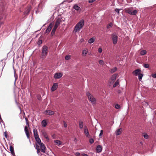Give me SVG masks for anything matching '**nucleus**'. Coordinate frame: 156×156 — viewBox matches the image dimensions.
<instances>
[{
  "mask_svg": "<svg viewBox=\"0 0 156 156\" xmlns=\"http://www.w3.org/2000/svg\"><path fill=\"white\" fill-rule=\"evenodd\" d=\"M1 19L0 18V27H1L2 25L3 24V22L1 21Z\"/></svg>",
  "mask_w": 156,
  "mask_h": 156,
  "instance_id": "nucleus-55",
  "label": "nucleus"
},
{
  "mask_svg": "<svg viewBox=\"0 0 156 156\" xmlns=\"http://www.w3.org/2000/svg\"><path fill=\"white\" fill-rule=\"evenodd\" d=\"M42 43V41L41 40H39L37 42V44L40 45Z\"/></svg>",
  "mask_w": 156,
  "mask_h": 156,
  "instance_id": "nucleus-40",
  "label": "nucleus"
},
{
  "mask_svg": "<svg viewBox=\"0 0 156 156\" xmlns=\"http://www.w3.org/2000/svg\"><path fill=\"white\" fill-rule=\"evenodd\" d=\"M33 133L34 135V137L39 136L38 135L37 133V131L36 129H34Z\"/></svg>",
  "mask_w": 156,
  "mask_h": 156,
  "instance_id": "nucleus-17",
  "label": "nucleus"
},
{
  "mask_svg": "<svg viewBox=\"0 0 156 156\" xmlns=\"http://www.w3.org/2000/svg\"><path fill=\"white\" fill-rule=\"evenodd\" d=\"M37 153H39V152H40V149H37Z\"/></svg>",
  "mask_w": 156,
  "mask_h": 156,
  "instance_id": "nucleus-57",
  "label": "nucleus"
},
{
  "mask_svg": "<svg viewBox=\"0 0 156 156\" xmlns=\"http://www.w3.org/2000/svg\"><path fill=\"white\" fill-rule=\"evenodd\" d=\"M103 134V130H101L100 131V133L99 135V137H100V136H101Z\"/></svg>",
  "mask_w": 156,
  "mask_h": 156,
  "instance_id": "nucleus-45",
  "label": "nucleus"
},
{
  "mask_svg": "<svg viewBox=\"0 0 156 156\" xmlns=\"http://www.w3.org/2000/svg\"><path fill=\"white\" fill-rule=\"evenodd\" d=\"M125 12L130 15H135L137 13V11L136 10H134L133 11L132 10L129 9H126Z\"/></svg>",
  "mask_w": 156,
  "mask_h": 156,
  "instance_id": "nucleus-5",
  "label": "nucleus"
},
{
  "mask_svg": "<svg viewBox=\"0 0 156 156\" xmlns=\"http://www.w3.org/2000/svg\"><path fill=\"white\" fill-rule=\"evenodd\" d=\"M61 22V19L60 18H58L56 20L55 26L58 27L60 25V24Z\"/></svg>",
  "mask_w": 156,
  "mask_h": 156,
  "instance_id": "nucleus-11",
  "label": "nucleus"
},
{
  "mask_svg": "<svg viewBox=\"0 0 156 156\" xmlns=\"http://www.w3.org/2000/svg\"><path fill=\"white\" fill-rule=\"evenodd\" d=\"M102 148L101 146L98 145L96 147V151L98 153L101 152L102 150Z\"/></svg>",
  "mask_w": 156,
  "mask_h": 156,
  "instance_id": "nucleus-13",
  "label": "nucleus"
},
{
  "mask_svg": "<svg viewBox=\"0 0 156 156\" xmlns=\"http://www.w3.org/2000/svg\"><path fill=\"white\" fill-rule=\"evenodd\" d=\"M117 70V68L116 67H114V68L112 69L109 70L110 72L112 73H114Z\"/></svg>",
  "mask_w": 156,
  "mask_h": 156,
  "instance_id": "nucleus-19",
  "label": "nucleus"
},
{
  "mask_svg": "<svg viewBox=\"0 0 156 156\" xmlns=\"http://www.w3.org/2000/svg\"><path fill=\"white\" fill-rule=\"evenodd\" d=\"M141 71V70L139 69H138L135 70L133 72V73L134 74L135 76H136L138 75L139 73H140V72Z\"/></svg>",
  "mask_w": 156,
  "mask_h": 156,
  "instance_id": "nucleus-14",
  "label": "nucleus"
},
{
  "mask_svg": "<svg viewBox=\"0 0 156 156\" xmlns=\"http://www.w3.org/2000/svg\"><path fill=\"white\" fill-rule=\"evenodd\" d=\"M42 134L44 138H45L48 141L49 140V138H48V136L47 133L45 132H43L42 133Z\"/></svg>",
  "mask_w": 156,
  "mask_h": 156,
  "instance_id": "nucleus-23",
  "label": "nucleus"
},
{
  "mask_svg": "<svg viewBox=\"0 0 156 156\" xmlns=\"http://www.w3.org/2000/svg\"><path fill=\"white\" fill-rule=\"evenodd\" d=\"M80 154V153L78 152H77L75 154V155L76 156H79Z\"/></svg>",
  "mask_w": 156,
  "mask_h": 156,
  "instance_id": "nucleus-54",
  "label": "nucleus"
},
{
  "mask_svg": "<svg viewBox=\"0 0 156 156\" xmlns=\"http://www.w3.org/2000/svg\"><path fill=\"white\" fill-rule=\"evenodd\" d=\"M76 138H75L74 139V141H76Z\"/></svg>",
  "mask_w": 156,
  "mask_h": 156,
  "instance_id": "nucleus-62",
  "label": "nucleus"
},
{
  "mask_svg": "<svg viewBox=\"0 0 156 156\" xmlns=\"http://www.w3.org/2000/svg\"><path fill=\"white\" fill-rule=\"evenodd\" d=\"M102 51V49L101 48H99L98 49V51L100 53H101Z\"/></svg>",
  "mask_w": 156,
  "mask_h": 156,
  "instance_id": "nucleus-43",
  "label": "nucleus"
},
{
  "mask_svg": "<svg viewBox=\"0 0 156 156\" xmlns=\"http://www.w3.org/2000/svg\"><path fill=\"white\" fill-rule=\"evenodd\" d=\"M95 41V38L94 37H92L89 39L88 40V43L91 44Z\"/></svg>",
  "mask_w": 156,
  "mask_h": 156,
  "instance_id": "nucleus-25",
  "label": "nucleus"
},
{
  "mask_svg": "<svg viewBox=\"0 0 156 156\" xmlns=\"http://www.w3.org/2000/svg\"><path fill=\"white\" fill-rule=\"evenodd\" d=\"M81 42H82L83 41V39L81 40Z\"/></svg>",
  "mask_w": 156,
  "mask_h": 156,
  "instance_id": "nucleus-61",
  "label": "nucleus"
},
{
  "mask_svg": "<svg viewBox=\"0 0 156 156\" xmlns=\"http://www.w3.org/2000/svg\"><path fill=\"white\" fill-rule=\"evenodd\" d=\"M121 91L120 90H119L118 91V93H121Z\"/></svg>",
  "mask_w": 156,
  "mask_h": 156,
  "instance_id": "nucleus-59",
  "label": "nucleus"
},
{
  "mask_svg": "<svg viewBox=\"0 0 156 156\" xmlns=\"http://www.w3.org/2000/svg\"><path fill=\"white\" fill-rule=\"evenodd\" d=\"M30 12V10L29 9H27V12H25V14L26 15H27L29 14Z\"/></svg>",
  "mask_w": 156,
  "mask_h": 156,
  "instance_id": "nucleus-47",
  "label": "nucleus"
},
{
  "mask_svg": "<svg viewBox=\"0 0 156 156\" xmlns=\"http://www.w3.org/2000/svg\"><path fill=\"white\" fill-rule=\"evenodd\" d=\"M144 136L146 139H147L148 138V135L147 134H144Z\"/></svg>",
  "mask_w": 156,
  "mask_h": 156,
  "instance_id": "nucleus-53",
  "label": "nucleus"
},
{
  "mask_svg": "<svg viewBox=\"0 0 156 156\" xmlns=\"http://www.w3.org/2000/svg\"><path fill=\"white\" fill-rule=\"evenodd\" d=\"M99 63L101 65H103L104 64V61L101 60H100L99 61Z\"/></svg>",
  "mask_w": 156,
  "mask_h": 156,
  "instance_id": "nucleus-37",
  "label": "nucleus"
},
{
  "mask_svg": "<svg viewBox=\"0 0 156 156\" xmlns=\"http://www.w3.org/2000/svg\"><path fill=\"white\" fill-rule=\"evenodd\" d=\"M88 52V50L87 49L85 48L83 51L82 55L83 56H85Z\"/></svg>",
  "mask_w": 156,
  "mask_h": 156,
  "instance_id": "nucleus-16",
  "label": "nucleus"
},
{
  "mask_svg": "<svg viewBox=\"0 0 156 156\" xmlns=\"http://www.w3.org/2000/svg\"><path fill=\"white\" fill-rule=\"evenodd\" d=\"M58 27L57 26H54L52 30L55 31H56L57 28Z\"/></svg>",
  "mask_w": 156,
  "mask_h": 156,
  "instance_id": "nucleus-51",
  "label": "nucleus"
},
{
  "mask_svg": "<svg viewBox=\"0 0 156 156\" xmlns=\"http://www.w3.org/2000/svg\"><path fill=\"white\" fill-rule=\"evenodd\" d=\"M26 135L27 136V138L28 139H30V134H29V133H26Z\"/></svg>",
  "mask_w": 156,
  "mask_h": 156,
  "instance_id": "nucleus-44",
  "label": "nucleus"
},
{
  "mask_svg": "<svg viewBox=\"0 0 156 156\" xmlns=\"http://www.w3.org/2000/svg\"><path fill=\"white\" fill-rule=\"evenodd\" d=\"M119 80H118L113 85V87H115L117 85L119 84Z\"/></svg>",
  "mask_w": 156,
  "mask_h": 156,
  "instance_id": "nucleus-29",
  "label": "nucleus"
},
{
  "mask_svg": "<svg viewBox=\"0 0 156 156\" xmlns=\"http://www.w3.org/2000/svg\"><path fill=\"white\" fill-rule=\"evenodd\" d=\"M143 76V75L142 74L140 73H139L138 75V77L139 80L140 81L142 79V78Z\"/></svg>",
  "mask_w": 156,
  "mask_h": 156,
  "instance_id": "nucleus-28",
  "label": "nucleus"
},
{
  "mask_svg": "<svg viewBox=\"0 0 156 156\" xmlns=\"http://www.w3.org/2000/svg\"><path fill=\"white\" fill-rule=\"evenodd\" d=\"M94 140L93 139L91 138L89 139V142L90 144H92L94 143Z\"/></svg>",
  "mask_w": 156,
  "mask_h": 156,
  "instance_id": "nucleus-35",
  "label": "nucleus"
},
{
  "mask_svg": "<svg viewBox=\"0 0 156 156\" xmlns=\"http://www.w3.org/2000/svg\"><path fill=\"white\" fill-rule=\"evenodd\" d=\"M52 23H50L45 31L46 33L48 34L50 32L52 29Z\"/></svg>",
  "mask_w": 156,
  "mask_h": 156,
  "instance_id": "nucleus-8",
  "label": "nucleus"
},
{
  "mask_svg": "<svg viewBox=\"0 0 156 156\" xmlns=\"http://www.w3.org/2000/svg\"><path fill=\"white\" fill-rule=\"evenodd\" d=\"M111 37L113 41V44H115L118 41V37L115 33H113L111 34Z\"/></svg>",
  "mask_w": 156,
  "mask_h": 156,
  "instance_id": "nucleus-4",
  "label": "nucleus"
},
{
  "mask_svg": "<svg viewBox=\"0 0 156 156\" xmlns=\"http://www.w3.org/2000/svg\"><path fill=\"white\" fill-rule=\"evenodd\" d=\"M122 130V129L121 128H120L117 129L115 132V134L117 136H118L120 134L121 131Z\"/></svg>",
  "mask_w": 156,
  "mask_h": 156,
  "instance_id": "nucleus-18",
  "label": "nucleus"
},
{
  "mask_svg": "<svg viewBox=\"0 0 156 156\" xmlns=\"http://www.w3.org/2000/svg\"><path fill=\"white\" fill-rule=\"evenodd\" d=\"M24 130L25 133H29L27 126H25L24 128Z\"/></svg>",
  "mask_w": 156,
  "mask_h": 156,
  "instance_id": "nucleus-31",
  "label": "nucleus"
},
{
  "mask_svg": "<svg viewBox=\"0 0 156 156\" xmlns=\"http://www.w3.org/2000/svg\"><path fill=\"white\" fill-rule=\"evenodd\" d=\"M82 155V156H88V155L86 154H83Z\"/></svg>",
  "mask_w": 156,
  "mask_h": 156,
  "instance_id": "nucleus-58",
  "label": "nucleus"
},
{
  "mask_svg": "<svg viewBox=\"0 0 156 156\" xmlns=\"http://www.w3.org/2000/svg\"><path fill=\"white\" fill-rule=\"evenodd\" d=\"M54 142L56 143V144L57 145H59L61 144V142L59 140H54Z\"/></svg>",
  "mask_w": 156,
  "mask_h": 156,
  "instance_id": "nucleus-27",
  "label": "nucleus"
},
{
  "mask_svg": "<svg viewBox=\"0 0 156 156\" xmlns=\"http://www.w3.org/2000/svg\"><path fill=\"white\" fill-rule=\"evenodd\" d=\"M62 76V74L61 73H56L54 75V77L55 79H59Z\"/></svg>",
  "mask_w": 156,
  "mask_h": 156,
  "instance_id": "nucleus-10",
  "label": "nucleus"
},
{
  "mask_svg": "<svg viewBox=\"0 0 156 156\" xmlns=\"http://www.w3.org/2000/svg\"><path fill=\"white\" fill-rule=\"evenodd\" d=\"M55 31L52 30L51 33V36H52L53 35H54L55 34Z\"/></svg>",
  "mask_w": 156,
  "mask_h": 156,
  "instance_id": "nucleus-46",
  "label": "nucleus"
},
{
  "mask_svg": "<svg viewBox=\"0 0 156 156\" xmlns=\"http://www.w3.org/2000/svg\"><path fill=\"white\" fill-rule=\"evenodd\" d=\"M147 51L145 50H143L140 51V54L141 55H144L146 54Z\"/></svg>",
  "mask_w": 156,
  "mask_h": 156,
  "instance_id": "nucleus-30",
  "label": "nucleus"
},
{
  "mask_svg": "<svg viewBox=\"0 0 156 156\" xmlns=\"http://www.w3.org/2000/svg\"><path fill=\"white\" fill-rule=\"evenodd\" d=\"M10 151H11V152L12 155L13 156H15L14 148L12 146H10Z\"/></svg>",
  "mask_w": 156,
  "mask_h": 156,
  "instance_id": "nucleus-15",
  "label": "nucleus"
},
{
  "mask_svg": "<svg viewBox=\"0 0 156 156\" xmlns=\"http://www.w3.org/2000/svg\"><path fill=\"white\" fill-rule=\"evenodd\" d=\"M41 124L42 126L44 127L46 126L47 123V122L45 120H43L41 122Z\"/></svg>",
  "mask_w": 156,
  "mask_h": 156,
  "instance_id": "nucleus-26",
  "label": "nucleus"
},
{
  "mask_svg": "<svg viewBox=\"0 0 156 156\" xmlns=\"http://www.w3.org/2000/svg\"><path fill=\"white\" fill-rule=\"evenodd\" d=\"M73 8L76 10L78 11L80 9V8L77 4H75L73 6Z\"/></svg>",
  "mask_w": 156,
  "mask_h": 156,
  "instance_id": "nucleus-22",
  "label": "nucleus"
},
{
  "mask_svg": "<svg viewBox=\"0 0 156 156\" xmlns=\"http://www.w3.org/2000/svg\"><path fill=\"white\" fill-rule=\"evenodd\" d=\"M70 57L69 55H67L65 57V59L66 60H69V59Z\"/></svg>",
  "mask_w": 156,
  "mask_h": 156,
  "instance_id": "nucleus-42",
  "label": "nucleus"
},
{
  "mask_svg": "<svg viewBox=\"0 0 156 156\" xmlns=\"http://www.w3.org/2000/svg\"><path fill=\"white\" fill-rule=\"evenodd\" d=\"M30 12V10L29 9H27V12H25V14L26 15H27L29 14Z\"/></svg>",
  "mask_w": 156,
  "mask_h": 156,
  "instance_id": "nucleus-48",
  "label": "nucleus"
},
{
  "mask_svg": "<svg viewBox=\"0 0 156 156\" xmlns=\"http://www.w3.org/2000/svg\"><path fill=\"white\" fill-rule=\"evenodd\" d=\"M37 99L40 101L41 100L42 98L40 95H38L37 96Z\"/></svg>",
  "mask_w": 156,
  "mask_h": 156,
  "instance_id": "nucleus-39",
  "label": "nucleus"
},
{
  "mask_svg": "<svg viewBox=\"0 0 156 156\" xmlns=\"http://www.w3.org/2000/svg\"><path fill=\"white\" fill-rule=\"evenodd\" d=\"M4 136H5V137L6 138H7V137H8V135H7V133L5 131V132H4Z\"/></svg>",
  "mask_w": 156,
  "mask_h": 156,
  "instance_id": "nucleus-52",
  "label": "nucleus"
},
{
  "mask_svg": "<svg viewBox=\"0 0 156 156\" xmlns=\"http://www.w3.org/2000/svg\"><path fill=\"white\" fill-rule=\"evenodd\" d=\"M112 23H110L108 25L107 27V29H109L110 28V27H112Z\"/></svg>",
  "mask_w": 156,
  "mask_h": 156,
  "instance_id": "nucleus-32",
  "label": "nucleus"
},
{
  "mask_svg": "<svg viewBox=\"0 0 156 156\" xmlns=\"http://www.w3.org/2000/svg\"><path fill=\"white\" fill-rule=\"evenodd\" d=\"M79 126L80 129H83V122L81 121L79 122Z\"/></svg>",
  "mask_w": 156,
  "mask_h": 156,
  "instance_id": "nucleus-21",
  "label": "nucleus"
},
{
  "mask_svg": "<svg viewBox=\"0 0 156 156\" xmlns=\"http://www.w3.org/2000/svg\"><path fill=\"white\" fill-rule=\"evenodd\" d=\"M36 149H40L39 146L37 144H36Z\"/></svg>",
  "mask_w": 156,
  "mask_h": 156,
  "instance_id": "nucleus-56",
  "label": "nucleus"
},
{
  "mask_svg": "<svg viewBox=\"0 0 156 156\" xmlns=\"http://www.w3.org/2000/svg\"><path fill=\"white\" fill-rule=\"evenodd\" d=\"M64 122V127L66 128L67 127V124H66V122H65L63 121Z\"/></svg>",
  "mask_w": 156,
  "mask_h": 156,
  "instance_id": "nucleus-50",
  "label": "nucleus"
},
{
  "mask_svg": "<svg viewBox=\"0 0 156 156\" xmlns=\"http://www.w3.org/2000/svg\"><path fill=\"white\" fill-rule=\"evenodd\" d=\"M25 119L26 120V124L27 126H29V121L27 117H25Z\"/></svg>",
  "mask_w": 156,
  "mask_h": 156,
  "instance_id": "nucleus-33",
  "label": "nucleus"
},
{
  "mask_svg": "<svg viewBox=\"0 0 156 156\" xmlns=\"http://www.w3.org/2000/svg\"><path fill=\"white\" fill-rule=\"evenodd\" d=\"M83 130L84 133L85 134L86 136L89 137L90 136V134L86 126H84Z\"/></svg>",
  "mask_w": 156,
  "mask_h": 156,
  "instance_id": "nucleus-7",
  "label": "nucleus"
},
{
  "mask_svg": "<svg viewBox=\"0 0 156 156\" xmlns=\"http://www.w3.org/2000/svg\"><path fill=\"white\" fill-rule=\"evenodd\" d=\"M84 24V21L83 20H81L75 26L74 30V32H76L79 31L80 29H82Z\"/></svg>",
  "mask_w": 156,
  "mask_h": 156,
  "instance_id": "nucleus-1",
  "label": "nucleus"
},
{
  "mask_svg": "<svg viewBox=\"0 0 156 156\" xmlns=\"http://www.w3.org/2000/svg\"><path fill=\"white\" fill-rule=\"evenodd\" d=\"M58 86V84L57 83H54L52 85L51 88L52 91H53L57 89Z\"/></svg>",
  "mask_w": 156,
  "mask_h": 156,
  "instance_id": "nucleus-12",
  "label": "nucleus"
},
{
  "mask_svg": "<svg viewBox=\"0 0 156 156\" xmlns=\"http://www.w3.org/2000/svg\"><path fill=\"white\" fill-rule=\"evenodd\" d=\"M144 66L145 68H148L149 67V65L148 64H145L144 65Z\"/></svg>",
  "mask_w": 156,
  "mask_h": 156,
  "instance_id": "nucleus-34",
  "label": "nucleus"
},
{
  "mask_svg": "<svg viewBox=\"0 0 156 156\" xmlns=\"http://www.w3.org/2000/svg\"><path fill=\"white\" fill-rule=\"evenodd\" d=\"M48 47L45 45L43 46L42 48V51L41 53V58L44 59L46 57L48 53Z\"/></svg>",
  "mask_w": 156,
  "mask_h": 156,
  "instance_id": "nucleus-2",
  "label": "nucleus"
},
{
  "mask_svg": "<svg viewBox=\"0 0 156 156\" xmlns=\"http://www.w3.org/2000/svg\"><path fill=\"white\" fill-rule=\"evenodd\" d=\"M35 139L37 142L39 144L40 143H41V141L39 137V136L36 137L35 138Z\"/></svg>",
  "mask_w": 156,
  "mask_h": 156,
  "instance_id": "nucleus-24",
  "label": "nucleus"
},
{
  "mask_svg": "<svg viewBox=\"0 0 156 156\" xmlns=\"http://www.w3.org/2000/svg\"><path fill=\"white\" fill-rule=\"evenodd\" d=\"M154 114H155V115H156V110H155L154 112Z\"/></svg>",
  "mask_w": 156,
  "mask_h": 156,
  "instance_id": "nucleus-60",
  "label": "nucleus"
},
{
  "mask_svg": "<svg viewBox=\"0 0 156 156\" xmlns=\"http://www.w3.org/2000/svg\"><path fill=\"white\" fill-rule=\"evenodd\" d=\"M96 0H89L88 2L90 3H92Z\"/></svg>",
  "mask_w": 156,
  "mask_h": 156,
  "instance_id": "nucleus-49",
  "label": "nucleus"
},
{
  "mask_svg": "<svg viewBox=\"0 0 156 156\" xmlns=\"http://www.w3.org/2000/svg\"><path fill=\"white\" fill-rule=\"evenodd\" d=\"M151 76L154 78H156V73H152Z\"/></svg>",
  "mask_w": 156,
  "mask_h": 156,
  "instance_id": "nucleus-41",
  "label": "nucleus"
},
{
  "mask_svg": "<svg viewBox=\"0 0 156 156\" xmlns=\"http://www.w3.org/2000/svg\"><path fill=\"white\" fill-rule=\"evenodd\" d=\"M87 95L89 101L91 102L92 104H95L96 103V99L89 92H87Z\"/></svg>",
  "mask_w": 156,
  "mask_h": 156,
  "instance_id": "nucleus-3",
  "label": "nucleus"
},
{
  "mask_svg": "<svg viewBox=\"0 0 156 156\" xmlns=\"http://www.w3.org/2000/svg\"><path fill=\"white\" fill-rule=\"evenodd\" d=\"M121 9H115V11L118 13V14H119V10H121Z\"/></svg>",
  "mask_w": 156,
  "mask_h": 156,
  "instance_id": "nucleus-36",
  "label": "nucleus"
},
{
  "mask_svg": "<svg viewBox=\"0 0 156 156\" xmlns=\"http://www.w3.org/2000/svg\"><path fill=\"white\" fill-rule=\"evenodd\" d=\"M115 108L116 109H119L120 108V106L119 104H116L115 105Z\"/></svg>",
  "mask_w": 156,
  "mask_h": 156,
  "instance_id": "nucleus-38",
  "label": "nucleus"
},
{
  "mask_svg": "<svg viewBox=\"0 0 156 156\" xmlns=\"http://www.w3.org/2000/svg\"><path fill=\"white\" fill-rule=\"evenodd\" d=\"M40 147V150L41 151L44 153H45L46 151V147L44 144L42 143L39 144Z\"/></svg>",
  "mask_w": 156,
  "mask_h": 156,
  "instance_id": "nucleus-6",
  "label": "nucleus"
},
{
  "mask_svg": "<svg viewBox=\"0 0 156 156\" xmlns=\"http://www.w3.org/2000/svg\"><path fill=\"white\" fill-rule=\"evenodd\" d=\"M44 113L45 115H51L54 114V112L51 110H46L44 112Z\"/></svg>",
  "mask_w": 156,
  "mask_h": 156,
  "instance_id": "nucleus-9",
  "label": "nucleus"
},
{
  "mask_svg": "<svg viewBox=\"0 0 156 156\" xmlns=\"http://www.w3.org/2000/svg\"><path fill=\"white\" fill-rule=\"evenodd\" d=\"M117 76V74H113L111 78L112 81H114L116 80Z\"/></svg>",
  "mask_w": 156,
  "mask_h": 156,
  "instance_id": "nucleus-20",
  "label": "nucleus"
}]
</instances>
